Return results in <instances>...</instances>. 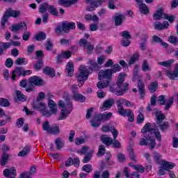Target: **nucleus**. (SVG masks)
<instances>
[{
  "label": "nucleus",
  "mask_w": 178,
  "mask_h": 178,
  "mask_svg": "<svg viewBox=\"0 0 178 178\" xmlns=\"http://www.w3.org/2000/svg\"><path fill=\"white\" fill-rule=\"evenodd\" d=\"M42 129L44 131H47V133L51 129V126L49 125V121H45L42 124Z\"/></svg>",
  "instance_id": "60"
},
{
  "label": "nucleus",
  "mask_w": 178,
  "mask_h": 178,
  "mask_svg": "<svg viewBox=\"0 0 178 178\" xmlns=\"http://www.w3.org/2000/svg\"><path fill=\"white\" fill-rule=\"evenodd\" d=\"M168 41L171 44H173L174 45H178V40H177V37L175 35H170L168 38Z\"/></svg>",
  "instance_id": "56"
},
{
  "label": "nucleus",
  "mask_w": 178,
  "mask_h": 178,
  "mask_svg": "<svg viewBox=\"0 0 178 178\" xmlns=\"http://www.w3.org/2000/svg\"><path fill=\"white\" fill-rule=\"evenodd\" d=\"M142 70L143 72H147L151 70V67H149V65H148V62L147 60H144L142 64Z\"/></svg>",
  "instance_id": "54"
},
{
  "label": "nucleus",
  "mask_w": 178,
  "mask_h": 178,
  "mask_svg": "<svg viewBox=\"0 0 178 178\" xmlns=\"http://www.w3.org/2000/svg\"><path fill=\"white\" fill-rule=\"evenodd\" d=\"M79 44L80 47H83V49L86 47V53L88 55H91V54H92V51H94V46L91 44L90 42H88L87 40L81 38L80 39Z\"/></svg>",
  "instance_id": "14"
},
{
  "label": "nucleus",
  "mask_w": 178,
  "mask_h": 178,
  "mask_svg": "<svg viewBox=\"0 0 178 178\" xmlns=\"http://www.w3.org/2000/svg\"><path fill=\"white\" fill-rule=\"evenodd\" d=\"M118 113L119 115H120V116H127L128 121H129L131 123H133V122H134V113L131 109L126 110L124 108H120L118 109Z\"/></svg>",
  "instance_id": "12"
},
{
  "label": "nucleus",
  "mask_w": 178,
  "mask_h": 178,
  "mask_svg": "<svg viewBox=\"0 0 178 178\" xmlns=\"http://www.w3.org/2000/svg\"><path fill=\"white\" fill-rule=\"evenodd\" d=\"M98 79L100 81L104 80L108 83H111L112 80V73H111V70L106 69V70H101L98 74Z\"/></svg>",
  "instance_id": "8"
},
{
  "label": "nucleus",
  "mask_w": 178,
  "mask_h": 178,
  "mask_svg": "<svg viewBox=\"0 0 178 178\" xmlns=\"http://www.w3.org/2000/svg\"><path fill=\"white\" fill-rule=\"evenodd\" d=\"M112 118V113H108L107 114H96L94 118L90 120V124L92 127H99L101 126L102 122H106Z\"/></svg>",
  "instance_id": "5"
},
{
  "label": "nucleus",
  "mask_w": 178,
  "mask_h": 178,
  "mask_svg": "<svg viewBox=\"0 0 178 178\" xmlns=\"http://www.w3.org/2000/svg\"><path fill=\"white\" fill-rule=\"evenodd\" d=\"M43 73L46 76H50L51 77H55V69L51 67H44L43 68Z\"/></svg>",
  "instance_id": "26"
},
{
  "label": "nucleus",
  "mask_w": 178,
  "mask_h": 178,
  "mask_svg": "<svg viewBox=\"0 0 178 178\" xmlns=\"http://www.w3.org/2000/svg\"><path fill=\"white\" fill-rule=\"evenodd\" d=\"M43 66L44 60H42V59H40L37 60L36 63L33 65V69H35V70L36 71L41 70Z\"/></svg>",
  "instance_id": "39"
},
{
  "label": "nucleus",
  "mask_w": 178,
  "mask_h": 178,
  "mask_svg": "<svg viewBox=\"0 0 178 178\" xmlns=\"http://www.w3.org/2000/svg\"><path fill=\"white\" fill-rule=\"evenodd\" d=\"M31 149V148L30 147V146L24 147L22 150L18 153V156H26L27 155H29V154H30Z\"/></svg>",
  "instance_id": "34"
},
{
  "label": "nucleus",
  "mask_w": 178,
  "mask_h": 178,
  "mask_svg": "<svg viewBox=\"0 0 178 178\" xmlns=\"http://www.w3.org/2000/svg\"><path fill=\"white\" fill-rule=\"evenodd\" d=\"M66 70L68 77H72L74 73V65L72 63V62L67 63L66 65Z\"/></svg>",
  "instance_id": "29"
},
{
  "label": "nucleus",
  "mask_w": 178,
  "mask_h": 178,
  "mask_svg": "<svg viewBox=\"0 0 178 178\" xmlns=\"http://www.w3.org/2000/svg\"><path fill=\"white\" fill-rule=\"evenodd\" d=\"M63 27L65 30V33H69L70 30H74L76 29V24L73 22H63Z\"/></svg>",
  "instance_id": "20"
},
{
  "label": "nucleus",
  "mask_w": 178,
  "mask_h": 178,
  "mask_svg": "<svg viewBox=\"0 0 178 178\" xmlns=\"http://www.w3.org/2000/svg\"><path fill=\"white\" fill-rule=\"evenodd\" d=\"M106 1V0H86V3L90 5V6L86 8V10L88 12H92V10H95L98 6H101Z\"/></svg>",
  "instance_id": "11"
},
{
  "label": "nucleus",
  "mask_w": 178,
  "mask_h": 178,
  "mask_svg": "<svg viewBox=\"0 0 178 178\" xmlns=\"http://www.w3.org/2000/svg\"><path fill=\"white\" fill-rule=\"evenodd\" d=\"M16 65H27V61L26 60V58H18L15 60Z\"/></svg>",
  "instance_id": "59"
},
{
  "label": "nucleus",
  "mask_w": 178,
  "mask_h": 178,
  "mask_svg": "<svg viewBox=\"0 0 178 178\" xmlns=\"http://www.w3.org/2000/svg\"><path fill=\"white\" fill-rule=\"evenodd\" d=\"M154 29L155 30H163V24H161L159 22H156L154 23Z\"/></svg>",
  "instance_id": "63"
},
{
  "label": "nucleus",
  "mask_w": 178,
  "mask_h": 178,
  "mask_svg": "<svg viewBox=\"0 0 178 178\" xmlns=\"http://www.w3.org/2000/svg\"><path fill=\"white\" fill-rule=\"evenodd\" d=\"M9 15L8 13H6V11H5L1 19V29L3 30H5L6 24L8 23V21L9 20Z\"/></svg>",
  "instance_id": "32"
},
{
  "label": "nucleus",
  "mask_w": 178,
  "mask_h": 178,
  "mask_svg": "<svg viewBox=\"0 0 178 178\" xmlns=\"http://www.w3.org/2000/svg\"><path fill=\"white\" fill-rule=\"evenodd\" d=\"M167 76L171 80H175L176 77H178V64H176L174 72L167 71Z\"/></svg>",
  "instance_id": "25"
},
{
  "label": "nucleus",
  "mask_w": 178,
  "mask_h": 178,
  "mask_svg": "<svg viewBox=\"0 0 178 178\" xmlns=\"http://www.w3.org/2000/svg\"><path fill=\"white\" fill-rule=\"evenodd\" d=\"M24 34L22 35V40L24 41H29L30 37H31V33L27 31V29H24Z\"/></svg>",
  "instance_id": "48"
},
{
  "label": "nucleus",
  "mask_w": 178,
  "mask_h": 178,
  "mask_svg": "<svg viewBox=\"0 0 178 178\" xmlns=\"http://www.w3.org/2000/svg\"><path fill=\"white\" fill-rule=\"evenodd\" d=\"M152 131H154L153 134H154L158 141L162 140V136L161 135L159 129L151 127V123L147 122L141 129V133L144 134L145 138L140 139L139 142V145L147 146L148 145V141H149V149H154V148H155V145H156V142L155 141V139L152 138V136H151L152 134ZM148 133H150L151 135H149V134Z\"/></svg>",
  "instance_id": "1"
},
{
  "label": "nucleus",
  "mask_w": 178,
  "mask_h": 178,
  "mask_svg": "<svg viewBox=\"0 0 178 178\" xmlns=\"http://www.w3.org/2000/svg\"><path fill=\"white\" fill-rule=\"evenodd\" d=\"M105 151H106V149H105V145H99L97 152V156H102L103 155H105Z\"/></svg>",
  "instance_id": "51"
},
{
  "label": "nucleus",
  "mask_w": 178,
  "mask_h": 178,
  "mask_svg": "<svg viewBox=\"0 0 178 178\" xmlns=\"http://www.w3.org/2000/svg\"><path fill=\"white\" fill-rule=\"evenodd\" d=\"M161 166L163 167V169L164 170H167L168 172V175L170 178H176V175H175V172L170 170V169H173V168L176 166V164H175V163H170L163 160L162 161Z\"/></svg>",
  "instance_id": "10"
},
{
  "label": "nucleus",
  "mask_w": 178,
  "mask_h": 178,
  "mask_svg": "<svg viewBox=\"0 0 178 178\" xmlns=\"http://www.w3.org/2000/svg\"><path fill=\"white\" fill-rule=\"evenodd\" d=\"M49 134H53V136H59L60 134V128L59 125L56 124L50 127V129L47 132Z\"/></svg>",
  "instance_id": "24"
},
{
  "label": "nucleus",
  "mask_w": 178,
  "mask_h": 178,
  "mask_svg": "<svg viewBox=\"0 0 178 178\" xmlns=\"http://www.w3.org/2000/svg\"><path fill=\"white\" fill-rule=\"evenodd\" d=\"M10 103L9 102V100L6 98H0V106L8 108V106H10Z\"/></svg>",
  "instance_id": "47"
},
{
  "label": "nucleus",
  "mask_w": 178,
  "mask_h": 178,
  "mask_svg": "<svg viewBox=\"0 0 178 178\" xmlns=\"http://www.w3.org/2000/svg\"><path fill=\"white\" fill-rule=\"evenodd\" d=\"M46 38L47 35L44 32H40L35 36L36 41H44V40H46Z\"/></svg>",
  "instance_id": "42"
},
{
  "label": "nucleus",
  "mask_w": 178,
  "mask_h": 178,
  "mask_svg": "<svg viewBox=\"0 0 178 178\" xmlns=\"http://www.w3.org/2000/svg\"><path fill=\"white\" fill-rule=\"evenodd\" d=\"M16 95L19 101H21L22 102H24V101H26V95H23L20 90L16 91Z\"/></svg>",
  "instance_id": "46"
},
{
  "label": "nucleus",
  "mask_w": 178,
  "mask_h": 178,
  "mask_svg": "<svg viewBox=\"0 0 178 178\" xmlns=\"http://www.w3.org/2000/svg\"><path fill=\"white\" fill-rule=\"evenodd\" d=\"M138 6L139 10L143 15H148V13H149V8H148V6L146 3H142L139 4Z\"/></svg>",
  "instance_id": "30"
},
{
  "label": "nucleus",
  "mask_w": 178,
  "mask_h": 178,
  "mask_svg": "<svg viewBox=\"0 0 178 178\" xmlns=\"http://www.w3.org/2000/svg\"><path fill=\"white\" fill-rule=\"evenodd\" d=\"M164 15L165 14H163V9L159 8L153 15V19L154 20H162Z\"/></svg>",
  "instance_id": "28"
},
{
  "label": "nucleus",
  "mask_w": 178,
  "mask_h": 178,
  "mask_svg": "<svg viewBox=\"0 0 178 178\" xmlns=\"http://www.w3.org/2000/svg\"><path fill=\"white\" fill-rule=\"evenodd\" d=\"M88 151V146H83L80 150H78L77 152L80 154V155H86Z\"/></svg>",
  "instance_id": "62"
},
{
  "label": "nucleus",
  "mask_w": 178,
  "mask_h": 178,
  "mask_svg": "<svg viewBox=\"0 0 178 178\" xmlns=\"http://www.w3.org/2000/svg\"><path fill=\"white\" fill-rule=\"evenodd\" d=\"M91 158H92V152H88V154H86L82 162L83 163H88V162L91 161Z\"/></svg>",
  "instance_id": "53"
},
{
  "label": "nucleus",
  "mask_w": 178,
  "mask_h": 178,
  "mask_svg": "<svg viewBox=\"0 0 178 178\" xmlns=\"http://www.w3.org/2000/svg\"><path fill=\"white\" fill-rule=\"evenodd\" d=\"M120 35L122 37V39H131V35H130V32L127 31L121 32Z\"/></svg>",
  "instance_id": "57"
},
{
  "label": "nucleus",
  "mask_w": 178,
  "mask_h": 178,
  "mask_svg": "<svg viewBox=\"0 0 178 178\" xmlns=\"http://www.w3.org/2000/svg\"><path fill=\"white\" fill-rule=\"evenodd\" d=\"M110 70V73H111V75L113 74V73H118L120 70H122V67L119 64H115L112 69H108Z\"/></svg>",
  "instance_id": "44"
},
{
  "label": "nucleus",
  "mask_w": 178,
  "mask_h": 178,
  "mask_svg": "<svg viewBox=\"0 0 178 178\" xmlns=\"http://www.w3.org/2000/svg\"><path fill=\"white\" fill-rule=\"evenodd\" d=\"M6 13L9 17H14V19L20 17V16H22V12H20V10H15L12 8H8L6 10Z\"/></svg>",
  "instance_id": "21"
},
{
  "label": "nucleus",
  "mask_w": 178,
  "mask_h": 178,
  "mask_svg": "<svg viewBox=\"0 0 178 178\" xmlns=\"http://www.w3.org/2000/svg\"><path fill=\"white\" fill-rule=\"evenodd\" d=\"M82 170L86 173H91L92 172V165L91 164H86L82 167Z\"/></svg>",
  "instance_id": "50"
},
{
  "label": "nucleus",
  "mask_w": 178,
  "mask_h": 178,
  "mask_svg": "<svg viewBox=\"0 0 178 178\" xmlns=\"http://www.w3.org/2000/svg\"><path fill=\"white\" fill-rule=\"evenodd\" d=\"M138 80L137 82V88L140 95L141 98H144V95H145V84L143 81L140 79L138 76V65H135L134 70V76L132 79V81H136Z\"/></svg>",
  "instance_id": "4"
},
{
  "label": "nucleus",
  "mask_w": 178,
  "mask_h": 178,
  "mask_svg": "<svg viewBox=\"0 0 178 178\" xmlns=\"http://www.w3.org/2000/svg\"><path fill=\"white\" fill-rule=\"evenodd\" d=\"M47 10L50 13V15H52V16H59L58 9H56V8H55V6H49L47 7Z\"/></svg>",
  "instance_id": "38"
},
{
  "label": "nucleus",
  "mask_w": 178,
  "mask_h": 178,
  "mask_svg": "<svg viewBox=\"0 0 178 178\" xmlns=\"http://www.w3.org/2000/svg\"><path fill=\"white\" fill-rule=\"evenodd\" d=\"M3 176L8 178H16V168L13 167L11 168H6L3 170Z\"/></svg>",
  "instance_id": "19"
},
{
  "label": "nucleus",
  "mask_w": 178,
  "mask_h": 178,
  "mask_svg": "<svg viewBox=\"0 0 178 178\" xmlns=\"http://www.w3.org/2000/svg\"><path fill=\"white\" fill-rule=\"evenodd\" d=\"M148 40V36L147 35H144L141 39L142 42L139 44V48H140L141 51H145L147 49V40Z\"/></svg>",
  "instance_id": "31"
},
{
  "label": "nucleus",
  "mask_w": 178,
  "mask_h": 178,
  "mask_svg": "<svg viewBox=\"0 0 178 178\" xmlns=\"http://www.w3.org/2000/svg\"><path fill=\"white\" fill-rule=\"evenodd\" d=\"M32 71L30 70H24L23 67H16L15 69L13 71V74L11 76L12 80H16V77H26L28 74H31Z\"/></svg>",
  "instance_id": "7"
},
{
  "label": "nucleus",
  "mask_w": 178,
  "mask_h": 178,
  "mask_svg": "<svg viewBox=\"0 0 178 178\" xmlns=\"http://www.w3.org/2000/svg\"><path fill=\"white\" fill-rule=\"evenodd\" d=\"M160 66H163L164 67H169L173 63V60H165L163 62L158 63Z\"/></svg>",
  "instance_id": "52"
},
{
  "label": "nucleus",
  "mask_w": 178,
  "mask_h": 178,
  "mask_svg": "<svg viewBox=\"0 0 178 178\" xmlns=\"http://www.w3.org/2000/svg\"><path fill=\"white\" fill-rule=\"evenodd\" d=\"M113 104H115V100L113 99H108L103 103L102 108L109 109L113 106Z\"/></svg>",
  "instance_id": "35"
},
{
  "label": "nucleus",
  "mask_w": 178,
  "mask_h": 178,
  "mask_svg": "<svg viewBox=\"0 0 178 178\" xmlns=\"http://www.w3.org/2000/svg\"><path fill=\"white\" fill-rule=\"evenodd\" d=\"M110 82H107L106 81L102 80L99 81L97 84V88L99 90H102V88H106V87H109Z\"/></svg>",
  "instance_id": "37"
},
{
  "label": "nucleus",
  "mask_w": 178,
  "mask_h": 178,
  "mask_svg": "<svg viewBox=\"0 0 178 178\" xmlns=\"http://www.w3.org/2000/svg\"><path fill=\"white\" fill-rule=\"evenodd\" d=\"M125 78V73H120L116 81L117 87H111L110 91L114 92L116 95H123L124 92L129 91V83H124Z\"/></svg>",
  "instance_id": "2"
},
{
  "label": "nucleus",
  "mask_w": 178,
  "mask_h": 178,
  "mask_svg": "<svg viewBox=\"0 0 178 178\" xmlns=\"http://www.w3.org/2000/svg\"><path fill=\"white\" fill-rule=\"evenodd\" d=\"M69 113H70V111L66 110V107H65V108L61 110L60 113V118L58 119V120H64V119L67 118Z\"/></svg>",
  "instance_id": "33"
},
{
  "label": "nucleus",
  "mask_w": 178,
  "mask_h": 178,
  "mask_svg": "<svg viewBox=\"0 0 178 178\" xmlns=\"http://www.w3.org/2000/svg\"><path fill=\"white\" fill-rule=\"evenodd\" d=\"M65 111H73V103L71 101L65 102Z\"/></svg>",
  "instance_id": "61"
},
{
  "label": "nucleus",
  "mask_w": 178,
  "mask_h": 178,
  "mask_svg": "<svg viewBox=\"0 0 178 178\" xmlns=\"http://www.w3.org/2000/svg\"><path fill=\"white\" fill-rule=\"evenodd\" d=\"M132 168L135 169L137 172H140V173H144L145 169L144 167L141 165H132Z\"/></svg>",
  "instance_id": "58"
},
{
  "label": "nucleus",
  "mask_w": 178,
  "mask_h": 178,
  "mask_svg": "<svg viewBox=\"0 0 178 178\" xmlns=\"http://www.w3.org/2000/svg\"><path fill=\"white\" fill-rule=\"evenodd\" d=\"M122 47H129L130 45V39H123L121 40Z\"/></svg>",
  "instance_id": "64"
},
{
  "label": "nucleus",
  "mask_w": 178,
  "mask_h": 178,
  "mask_svg": "<svg viewBox=\"0 0 178 178\" xmlns=\"http://www.w3.org/2000/svg\"><path fill=\"white\" fill-rule=\"evenodd\" d=\"M155 116H156V120L157 124L163 123V120H165V118H166L163 113H162V111H156L155 112Z\"/></svg>",
  "instance_id": "27"
},
{
  "label": "nucleus",
  "mask_w": 178,
  "mask_h": 178,
  "mask_svg": "<svg viewBox=\"0 0 178 178\" xmlns=\"http://www.w3.org/2000/svg\"><path fill=\"white\" fill-rule=\"evenodd\" d=\"M55 145L57 149H60L61 148H63V141H62L61 138H57L55 140Z\"/></svg>",
  "instance_id": "43"
},
{
  "label": "nucleus",
  "mask_w": 178,
  "mask_h": 178,
  "mask_svg": "<svg viewBox=\"0 0 178 178\" xmlns=\"http://www.w3.org/2000/svg\"><path fill=\"white\" fill-rule=\"evenodd\" d=\"M100 140L106 147H109V145H111L112 143H113V139L111 137H108L107 135H102Z\"/></svg>",
  "instance_id": "22"
},
{
  "label": "nucleus",
  "mask_w": 178,
  "mask_h": 178,
  "mask_svg": "<svg viewBox=\"0 0 178 178\" xmlns=\"http://www.w3.org/2000/svg\"><path fill=\"white\" fill-rule=\"evenodd\" d=\"M28 86L25 89L26 92L34 91V87H41L44 86V79L38 76H31L28 81Z\"/></svg>",
  "instance_id": "3"
},
{
  "label": "nucleus",
  "mask_w": 178,
  "mask_h": 178,
  "mask_svg": "<svg viewBox=\"0 0 178 178\" xmlns=\"http://www.w3.org/2000/svg\"><path fill=\"white\" fill-rule=\"evenodd\" d=\"M170 127L169 122L165 121L164 122H161L159 124V129H160L161 131L165 132Z\"/></svg>",
  "instance_id": "40"
},
{
  "label": "nucleus",
  "mask_w": 178,
  "mask_h": 178,
  "mask_svg": "<svg viewBox=\"0 0 178 178\" xmlns=\"http://www.w3.org/2000/svg\"><path fill=\"white\" fill-rule=\"evenodd\" d=\"M89 63L90 67L87 68V71L91 74L92 72H98L101 67L99 66L98 63L95 62L94 60H89Z\"/></svg>",
  "instance_id": "18"
},
{
  "label": "nucleus",
  "mask_w": 178,
  "mask_h": 178,
  "mask_svg": "<svg viewBox=\"0 0 178 178\" xmlns=\"http://www.w3.org/2000/svg\"><path fill=\"white\" fill-rule=\"evenodd\" d=\"M1 149L3 150V154L1 155V159H0V164L1 166H5L6 163H8V161H9L10 155L8 154L6 152L10 149V147L8 146L6 144H3L2 145Z\"/></svg>",
  "instance_id": "9"
},
{
  "label": "nucleus",
  "mask_w": 178,
  "mask_h": 178,
  "mask_svg": "<svg viewBox=\"0 0 178 178\" xmlns=\"http://www.w3.org/2000/svg\"><path fill=\"white\" fill-rule=\"evenodd\" d=\"M22 29H26L27 30V24L24 22H21L18 24H13L10 27V29L13 33H17L19 30H22Z\"/></svg>",
  "instance_id": "17"
},
{
  "label": "nucleus",
  "mask_w": 178,
  "mask_h": 178,
  "mask_svg": "<svg viewBox=\"0 0 178 178\" xmlns=\"http://www.w3.org/2000/svg\"><path fill=\"white\" fill-rule=\"evenodd\" d=\"M140 58V54L138 53H134L129 61V66H131V65H134L136 63V62H137V60H138V59Z\"/></svg>",
  "instance_id": "36"
},
{
  "label": "nucleus",
  "mask_w": 178,
  "mask_h": 178,
  "mask_svg": "<svg viewBox=\"0 0 178 178\" xmlns=\"http://www.w3.org/2000/svg\"><path fill=\"white\" fill-rule=\"evenodd\" d=\"M72 98L76 102H81V104H83V102H86V100L87 99V97H86V96L79 92L72 95Z\"/></svg>",
  "instance_id": "23"
},
{
  "label": "nucleus",
  "mask_w": 178,
  "mask_h": 178,
  "mask_svg": "<svg viewBox=\"0 0 178 178\" xmlns=\"http://www.w3.org/2000/svg\"><path fill=\"white\" fill-rule=\"evenodd\" d=\"M113 20L115 22V26H122L123 24V20H126V15L122 14V13H117L113 17Z\"/></svg>",
  "instance_id": "16"
},
{
  "label": "nucleus",
  "mask_w": 178,
  "mask_h": 178,
  "mask_svg": "<svg viewBox=\"0 0 178 178\" xmlns=\"http://www.w3.org/2000/svg\"><path fill=\"white\" fill-rule=\"evenodd\" d=\"M48 106L49 108V111H47V108H45V113H49V115H44L43 116H46V118H49V116H52V115H56L58 113V106H56L54 100H49Z\"/></svg>",
  "instance_id": "13"
},
{
  "label": "nucleus",
  "mask_w": 178,
  "mask_h": 178,
  "mask_svg": "<svg viewBox=\"0 0 178 178\" xmlns=\"http://www.w3.org/2000/svg\"><path fill=\"white\" fill-rule=\"evenodd\" d=\"M33 109H36L37 111H40V112L42 113V115L44 116V115H47V116H49V113L45 112V104L44 102L40 101V100H35L33 102Z\"/></svg>",
  "instance_id": "15"
},
{
  "label": "nucleus",
  "mask_w": 178,
  "mask_h": 178,
  "mask_svg": "<svg viewBox=\"0 0 178 178\" xmlns=\"http://www.w3.org/2000/svg\"><path fill=\"white\" fill-rule=\"evenodd\" d=\"M128 152L131 161H134V162H136V155L134 154V150L133 149V148L129 147L128 149Z\"/></svg>",
  "instance_id": "55"
},
{
  "label": "nucleus",
  "mask_w": 178,
  "mask_h": 178,
  "mask_svg": "<svg viewBox=\"0 0 178 178\" xmlns=\"http://www.w3.org/2000/svg\"><path fill=\"white\" fill-rule=\"evenodd\" d=\"M90 74L87 70V67L81 66L79 69V74L76 75V81L83 86V84L88 80V76H90Z\"/></svg>",
  "instance_id": "6"
},
{
  "label": "nucleus",
  "mask_w": 178,
  "mask_h": 178,
  "mask_svg": "<svg viewBox=\"0 0 178 178\" xmlns=\"http://www.w3.org/2000/svg\"><path fill=\"white\" fill-rule=\"evenodd\" d=\"M49 5H48V3H42L40 5L39 7V12L40 13H44L46 10H48V7Z\"/></svg>",
  "instance_id": "45"
},
{
  "label": "nucleus",
  "mask_w": 178,
  "mask_h": 178,
  "mask_svg": "<svg viewBox=\"0 0 178 178\" xmlns=\"http://www.w3.org/2000/svg\"><path fill=\"white\" fill-rule=\"evenodd\" d=\"M158 90V81L152 82L149 86V91L151 94H154Z\"/></svg>",
  "instance_id": "41"
},
{
  "label": "nucleus",
  "mask_w": 178,
  "mask_h": 178,
  "mask_svg": "<svg viewBox=\"0 0 178 178\" xmlns=\"http://www.w3.org/2000/svg\"><path fill=\"white\" fill-rule=\"evenodd\" d=\"M153 158L156 163H158L159 165L161 163V158H162V155H161V154L155 152L153 154Z\"/></svg>",
  "instance_id": "49"
}]
</instances>
